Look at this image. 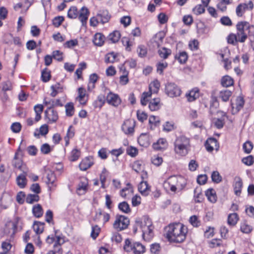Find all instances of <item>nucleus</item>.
I'll use <instances>...</instances> for the list:
<instances>
[{
  "label": "nucleus",
  "mask_w": 254,
  "mask_h": 254,
  "mask_svg": "<svg viewBox=\"0 0 254 254\" xmlns=\"http://www.w3.org/2000/svg\"><path fill=\"white\" fill-rule=\"evenodd\" d=\"M2 90L4 92H5L7 91L11 90L12 89V83L9 80L2 82Z\"/></svg>",
  "instance_id": "obj_59"
},
{
  "label": "nucleus",
  "mask_w": 254,
  "mask_h": 254,
  "mask_svg": "<svg viewBox=\"0 0 254 254\" xmlns=\"http://www.w3.org/2000/svg\"><path fill=\"white\" fill-rule=\"evenodd\" d=\"M160 86V82L158 80H154L150 84L149 88V90L152 91L153 93H157Z\"/></svg>",
  "instance_id": "obj_49"
},
{
  "label": "nucleus",
  "mask_w": 254,
  "mask_h": 254,
  "mask_svg": "<svg viewBox=\"0 0 254 254\" xmlns=\"http://www.w3.org/2000/svg\"><path fill=\"white\" fill-rule=\"evenodd\" d=\"M47 243H54V250L49 251L46 254H62L61 245L65 243L64 239H47Z\"/></svg>",
  "instance_id": "obj_8"
},
{
  "label": "nucleus",
  "mask_w": 254,
  "mask_h": 254,
  "mask_svg": "<svg viewBox=\"0 0 254 254\" xmlns=\"http://www.w3.org/2000/svg\"><path fill=\"white\" fill-rule=\"evenodd\" d=\"M244 101L241 97H238L236 103H231L232 113L233 114L237 113L243 107Z\"/></svg>",
  "instance_id": "obj_18"
},
{
  "label": "nucleus",
  "mask_w": 254,
  "mask_h": 254,
  "mask_svg": "<svg viewBox=\"0 0 254 254\" xmlns=\"http://www.w3.org/2000/svg\"><path fill=\"white\" fill-rule=\"evenodd\" d=\"M106 100L108 104L117 107L121 103V100L117 94L110 92L107 96Z\"/></svg>",
  "instance_id": "obj_16"
},
{
  "label": "nucleus",
  "mask_w": 254,
  "mask_h": 254,
  "mask_svg": "<svg viewBox=\"0 0 254 254\" xmlns=\"http://www.w3.org/2000/svg\"><path fill=\"white\" fill-rule=\"evenodd\" d=\"M246 27L245 32L247 33V38H249L251 47L254 51V26L246 21Z\"/></svg>",
  "instance_id": "obj_14"
},
{
  "label": "nucleus",
  "mask_w": 254,
  "mask_h": 254,
  "mask_svg": "<svg viewBox=\"0 0 254 254\" xmlns=\"http://www.w3.org/2000/svg\"><path fill=\"white\" fill-rule=\"evenodd\" d=\"M121 38V34L119 31H114L108 36V39L112 43L117 42Z\"/></svg>",
  "instance_id": "obj_42"
},
{
  "label": "nucleus",
  "mask_w": 254,
  "mask_h": 254,
  "mask_svg": "<svg viewBox=\"0 0 254 254\" xmlns=\"http://www.w3.org/2000/svg\"><path fill=\"white\" fill-rule=\"evenodd\" d=\"M253 230L251 226H250L247 221H244L241 224V231L244 233L248 234Z\"/></svg>",
  "instance_id": "obj_47"
},
{
  "label": "nucleus",
  "mask_w": 254,
  "mask_h": 254,
  "mask_svg": "<svg viewBox=\"0 0 254 254\" xmlns=\"http://www.w3.org/2000/svg\"><path fill=\"white\" fill-rule=\"evenodd\" d=\"M239 220V216L236 213L230 214L228 217V223L229 225L235 226Z\"/></svg>",
  "instance_id": "obj_40"
},
{
  "label": "nucleus",
  "mask_w": 254,
  "mask_h": 254,
  "mask_svg": "<svg viewBox=\"0 0 254 254\" xmlns=\"http://www.w3.org/2000/svg\"><path fill=\"white\" fill-rule=\"evenodd\" d=\"M176 128L175 124L172 122H166L163 125V129L167 132L171 131Z\"/></svg>",
  "instance_id": "obj_55"
},
{
  "label": "nucleus",
  "mask_w": 254,
  "mask_h": 254,
  "mask_svg": "<svg viewBox=\"0 0 254 254\" xmlns=\"http://www.w3.org/2000/svg\"><path fill=\"white\" fill-rule=\"evenodd\" d=\"M88 181L86 179L80 182L77 188L76 192L78 195H82L85 193L87 190Z\"/></svg>",
  "instance_id": "obj_28"
},
{
  "label": "nucleus",
  "mask_w": 254,
  "mask_h": 254,
  "mask_svg": "<svg viewBox=\"0 0 254 254\" xmlns=\"http://www.w3.org/2000/svg\"><path fill=\"white\" fill-rule=\"evenodd\" d=\"M105 103V96L100 94L98 96L97 100L94 101L93 105L94 108L101 109Z\"/></svg>",
  "instance_id": "obj_32"
},
{
  "label": "nucleus",
  "mask_w": 254,
  "mask_h": 254,
  "mask_svg": "<svg viewBox=\"0 0 254 254\" xmlns=\"http://www.w3.org/2000/svg\"><path fill=\"white\" fill-rule=\"evenodd\" d=\"M116 57L117 55L114 52L108 53L105 56V62L106 63H113L115 62Z\"/></svg>",
  "instance_id": "obj_53"
},
{
  "label": "nucleus",
  "mask_w": 254,
  "mask_h": 254,
  "mask_svg": "<svg viewBox=\"0 0 254 254\" xmlns=\"http://www.w3.org/2000/svg\"><path fill=\"white\" fill-rule=\"evenodd\" d=\"M190 223L195 227H197L200 225V222L198 220L197 216L193 215L190 217L189 219Z\"/></svg>",
  "instance_id": "obj_57"
},
{
  "label": "nucleus",
  "mask_w": 254,
  "mask_h": 254,
  "mask_svg": "<svg viewBox=\"0 0 254 254\" xmlns=\"http://www.w3.org/2000/svg\"><path fill=\"white\" fill-rule=\"evenodd\" d=\"M46 179V183L48 185L49 189L50 190H53L56 187L55 182L57 178L55 173L52 171L48 172Z\"/></svg>",
  "instance_id": "obj_17"
},
{
  "label": "nucleus",
  "mask_w": 254,
  "mask_h": 254,
  "mask_svg": "<svg viewBox=\"0 0 254 254\" xmlns=\"http://www.w3.org/2000/svg\"><path fill=\"white\" fill-rule=\"evenodd\" d=\"M186 97L189 102H192L199 97V90L197 89H193L189 93L186 94Z\"/></svg>",
  "instance_id": "obj_35"
},
{
  "label": "nucleus",
  "mask_w": 254,
  "mask_h": 254,
  "mask_svg": "<svg viewBox=\"0 0 254 254\" xmlns=\"http://www.w3.org/2000/svg\"><path fill=\"white\" fill-rule=\"evenodd\" d=\"M190 146V139L185 135L177 137L174 142L175 152L182 156H186L188 153Z\"/></svg>",
  "instance_id": "obj_4"
},
{
  "label": "nucleus",
  "mask_w": 254,
  "mask_h": 254,
  "mask_svg": "<svg viewBox=\"0 0 254 254\" xmlns=\"http://www.w3.org/2000/svg\"><path fill=\"white\" fill-rule=\"evenodd\" d=\"M64 20L63 16H59L55 17L53 20V24L56 27L60 26Z\"/></svg>",
  "instance_id": "obj_64"
},
{
  "label": "nucleus",
  "mask_w": 254,
  "mask_h": 254,
  "mask_svg": "<svg viewBox=\"0 0 254 254\" xmlns=\"http://www.w3.org/2000/svg\"><path fill=\"white\" fill-rule=\"evenodd\" d=\"M136 223L139 225L140 231L142 233V238L145 237L152 238L154 237V226L151 219L147 216H143L136 219Z\"/></svg>",
  "instance_id": "obj_3"
},
{
  "label": "nucleus",
  "mask_w": 254,
  "mask_h": 254,
  "mask_svg": "<svg viewBox=\"0 0 254 254\" xmlns=\"http://www.w3.org/2000/svg\"><path fill=\"white\" fill-rule=\"evenodd\" d=\"M118 208L120 210L125 213H128L130 212L129 205L126 201L120 203L118 205Z\"/></svg>",
  "instance_id": "obj_48"
},
{
  "label": "nucleus",
  "mask_w": 254,
  "mask_h": 254,
  "mask_svg": "<svg viewBox=\"0 0 254 254\" xmlns=\"http://www.w3.org/2000/svg\"><path fill=\"white\" fill-rule=\"evenodd\" d=\"M217 140L214 138H210L207 139L205 143L206 150L209 152L212 151L214 147L217 149Z\"/></svg>",
  "instance_id": "obj_27"
},
{
  "label": "nucleus",
  "mask_w": 254,
  "mask_h": 254,
  "mask_svg": "<svg viewBox=\"0 0 254 254\" xmlns=\"http://www.w3.org/2000/svg\"><path fill=\"white\" fill-rule=\"evenodd\" d=\"M21 151L20 146L19 147L17 152L15 153L14 159L12 162L13 165L18 168L20 171H22V170L27 168L24 165H23L22 160L20 159L17 158L18 152Z\"/></svg>",
  "instance_id": "obj_22"
},
{
  "label": "nucleus",
  "mask_w": 254,
  "mask_h": 254,
  "mask_svg": "<svg viewBox=\"0 0 254 254\" xmlns=\"http://www.w3.org/2000/svg\"><path fill=\"white\" fill-rule=\"evenodd\" d=\"M221 83L223 87H227L233 85L234 81L230 76L226 75L222 78Z\"/></svg>",
  "instance_id": "obj_38"
},
{
  "label": "nucleus",
  "mask_w": 254,
  "mask_h": 254,
  "mask_svg": "<svg viewBox=\"0 0 254 254\" xmlns=\"http://www.w3.org/2000/svg\"><path fill=\"white\" fill-rule=\"evenodd\" d=\"M32 212L34 215L37 217H41L43 214V209L40 204H38L33 206L32 208Z\"/></svg>",
  "instance_id": "obj_41"
},
{
  "label": "nucleus",
  "mask_w": 254,
  "mask_h": 254,
  "mask_svg": "<svg viewBox=\"0 0 254 254\" xmlns=\"http://www.w3.org/2000/svg\"><path fill=\"white\" fill-rule=\"evenodd\" d=\"M132 192V189L131 184L128 183L127 184V187L123 189L120 191V195L122 197L125 198L126 196Z\"/></svg>",
  "instance_id": "obj_44"
},
{
  "label": "nucleus",
  "mask_w": 254,
  "mask_h": 254,
  "mask_svg": "<svg viewBox=\"0 0 254 254\" xmlns=\"http://www.w3.org/2000/svg\"><path fill=\"white\" fill-rule=\"evenodd\" d=\"M138 189L141 194L144 196L148 195L150 192V187L147 182L142 181L140 182L138 186Z\"/></svg>",
  "instance_id": "obj_26"
},
{
  "label": "nucleus",
  "mask_w": 254,
  "mask_h": 254,
  "mask_svg": "<svg viewBox=\"0 0 254 254\" xmlns=\"http://www.w3.org/2000/svg\"><path fill=\"white\" fill-rule=\"evenodd\" d=\"M160 99L159 98H154L149 102V108L151 111H157L160 109Z\"/></svg>",
  "instance_id": "obj_33"
},
{
  "label": "nucleus",
  "mask_w": 254,
  "mask_h": 254,
  "mask_svg": "<svg viewBox=\"0 0 254 254\" xmlns=\"http://www.w3.org/2000/svg\"><path fill=\"white\" fill-rule=\"evenodd\" d=\"M39 200V196L36 194H29L26 198V201L28 203H33L37 202Z\"/></svg>",
  "instance_id": "obj_52"
},
{
  "label": "nucleus",
  "mask_w": 254,
  "mask_h": 254,
  "mask_svg": "<svg viewBox=\"0 0 254 254\" xmlns=\"http://www.w3.org/2000/svg\"><path fill=\"white\" fill-rule=\"evenodd\" d=\"M80 151L77 149H74L71 152V155L70 160L71 161H75L77 160L80 156Z\"/></svg>",
  "instance_id": "obj_60"
},
{
  "label": "nucleus",
  "mask_w": 254,
  "mask_h": 254,
  "mask_svg": "<svg viewBox=\"0 0 254 254\" xmlns=\"http://www.w3.org/2000/svg\"><path fill=\"white\" fill-rule=\"evenodd\" d=\"M105 39V37L102 34L97 33L94 36L93 42L96 46H101L103 45Z\"/></svg>",
  "instance_id": "obj_31"
},
{
  "label": "nucleus",
  "mask_w": 254,
  "mask_h": 254,
  "mask_svg": "<svg viewBox=\"0 0 254 254\" xmlns=\"http://www.w3.org/2000/svg\"><path fill=\"white\" fill-rule=\"evenodd\" d=\"M98 19L100 21V23L104 24L109 21L111 16L107 10H100L97 14Z\"/></svg>",
  "instance_id": "obj_21"
},
{
  "label": "nucleus",
  "mask_w": 254,
  "mask_h": 254,
  "mask_svg": "<svg viewBox=\"0 0 254 254\" xmlns=\"http://www.w3.org/2000/svg\"><path fill=\"white\" fill-rule=\"evenodd\" d=\"M208 244L209 247L211 248L220 247L222 245L221 239H212L211 241L208 242Z\"/></svg>",
  "instance_id": "obj_62"
},
{
  "label": "nucleus",
  "mask_w": 254,
  "mask_h": 254,
  "mask_svg": "<svg viewBox=\"0 0 254 254\" xmlns=\"http://www.w3.org/2000/svg\"><path fill=\"white\" fill-rule=\"evenodd\" d=\"M98 76L97 74L93 73L90 75L89 81L88 84L87 89L91 91L95 88V83L97 82Z\"/></svg>",
  "instance_id": "obj_36"
},
{
  "label": "nucleus",
  "mask_w": 254,
  "mask_h": 254,
  "mask_svg": "<svg viewBox=\"0 0 254 254\" xmlns=\"http://www.w3.org/2000/svg\"><path fill=\"white\" fill-rule=\"evenodd\" d=\"M188 228L181 223L170 224L165 228L164 235L166 238L187 237Z\"/></svg>",
  "instance_id": "obj_1"
},
{
  "label": "nucleus",
  "mask_w": 254,
  "mask_h": 254,
  "mask_svg": "<svg viewBox=\"0 0 254 254\" xmlns=\"http://www.w3.org/2000/svg\"><path fill=\"white\" fill-rule=\"evenodd\" d=\"M89 15V11L88 8L85 6L82 7L79 12H78V17L82 23V25L86 24L87 20Z\"/></svg>",
  "instance_id": "obj_20"
},
{
  "label": "nucleus",
  "mask_w": 254,
  "mask_h": 254,
  "mask_svg": "<svg viewBox=\"0 0 254 254\" xmlns=\"http://www.w3.org/2000/svg\"><path fill=\"white\" fill-rule=\"evenodd\" d=\"M17 230V224L16 222L9 221L5 225L4 233L6 236L13 237Z\"/></svg>",
  "instance_id": "obj_15"
},
{
  "label": "nucleus",
  "mask_w": 254,
  "mask_h": 254,
  "mask_svg": "<svg viewBox=\"0 0 254 254\" xmlns=\"http://www.w3.org/2000/svg\"><path fill=\"white\" fill-rule=\"evenodd\" d=\"M160 251V246L158 243H154L150 246V252L153 254H158Z\"/></svg>",
  "instance_id": "obj_63"
},
{
  "label": "nucleus",
  "mask_w": 254,
  "mask_h": 254,
  "mask_svg": "<svg viewBox=\"0 0 254 254\" xmlns=\"http://www.w3.org/2000/svg\"><path fill=\"white\" fill-rule=\"evenodd\" d=\"M246 21L239 22L236 25L237 33L230 34L227 37L229 44L236 45L237 42L244 43L247 39V33L245 32Z\"/></svg>",
  "instance_id": "obj_2"
},
{
  "label": "nucleus",
  "mask_w": 254,
  "mask_h": 254,
  "mask_svg": "<svg viewBox=\"0 0 254 254\" xmlns=\"http://www.w3.org/2000/svg\"><path fill=\"white\" fill-rule=\"evenodd\" d=\"M233 187L235 194L239 196L241 193L243 187V182L240 177H235Z\"/></svg>",
  "instance_id": "obj_23"
},
{
  "label": "nucleus",
  "mask_w": 254,
  "mask_h": 254,
  "mask_svg": "<svg viewBox=\"0 0 254 254\" xmlns=\"http://www.w3.org/2000/svg\"><path fill=\"white\" fill-rule=\"evenodd\" d=\"M157 71L160 74H162L163 70L168 66V64L166 62L159 63L157 64Z\"/></svg>",
  "instance_id": "obj_56"
},
{
  "label": "nucleus",
  "mask_w": 254,
  "mask_h": 254,
  "mask_svg": "<svg viewBox=\"0 0 254 254\" xmlns=\"http://www.w3.org/2000/svg\"><path fill=\"white\" fill-rule=\"evenodd\" d=\"M94 164L93 157L88 156L82 160L79 164V167L81 170L86 171L91 167Z\"/></svg>",
  "instance_id": "obj_19"
},
{
  "label": "nucleus",
  "mask_w": 254,
  "mask_h": 254,
  "mask_svg": "<svg viewBox=\"0 0 254 254\" xmlns=\"http://www.w3.org/2000/svg\"><path fill=\"white\" fill-rule=\"evenodd\" d=\"M78 96L76 98V100L82 105L86 104L88 100V95L86 93L85 88L82 87H79L77 89Z\"/></svg>",
  "instance_id": "obj_13"
},
{
  "label": "nucleus",
  "mask_w": 254,
  "mask_h": 254,
  "mask_svg": "<svg viewBox=\"0 0 254 254\" xmlns=\"http://www.w3.org/2000/svg\"><path fill=\"white\" fill-rule=\"evenodd\" d=\"M205 7L204 5L198 4L193 8V12L196 15L203 13L205 11Z\"/></svg>",
  "instance_id": "obj_58"
},
{
  "label": "nucleus",
  "mask_w": 254,
  "mask_h": 254,
  "mask_svg": "<svg viewBox=\"0 0 254 254\" xmlns=\"http://www.w3.org/2000/svg\"><path fill=\"white\" fill-rule=\"evenodd\" d=\"M232 91L228 89L222 90L219 92L218 98L223 102H227L232 96Z\"/></svg>",
  "instance_id": "obj_30"
},
{
  "label": "nucleus",
  "mask_w": 254,
  "mask_h": 254,
  "mask_svg": "<svg viewBox=\"0 0 254 254\" xmlns=\"http://www.w3.org/2000/svg\"><path fill=\"white\" fill-rule=\"evenodd\" d=\"M22 173L19 175L16 179L17 186L21 189L24 188L27 185L26 176L28 175V170L27 168L22 170Z\"/></svg>",
  "instance_id": "obj_12"
},
{
  "label": "nucleus",
  "mask_w": 254,
  "mask_h": 254,
  "mask_svg": "<svg viewBox=\"0 0 254 254\" xmlns=\"http://www.w3.org/2000/svg\"><path fill=\"white\" fill-rule=\"evenodd\" d=\"M133 251L134 254H142L145 251L144 246L139 243H135L133 244Z\"/></svg>",
  "instance_id": "obj_39"
},
{
  "label": "nucleus",
  "mask_w": 254,
  "mask_h": 254,
  "mask_svg": "<svg viewBox=\"0 0 254 254\" xmlns=\"http://www.w3.org/2000/svg\"><path fill=\"white\" fill-rule=\"evenodd\" d=\"M181 64H185L188 60V55L186 52H182L179 54L176 55L175 57Z\"/></svg>",
  "instance_id": "obj_45"
},
{
  "label": "nucleus",
  "mask_w": 254,
  "mask_h": 254,
  "mask_svg": "<svg viewBox=\"0 0 254 254\" xmlns=\"http://www.w3.org/2000/svg\"><path fill=\"white\" fill-rule=\"evenodd\" d=\"M135 121L133 119L126 120L122 126V129L126 134H131L134 132Z\"/></svg>",
  "instance_id": "obj_11"
},
{
  "label": "nucleus",
  "mask_w": 254,
  "mask_h": 254,
  "mask_svg": "<svg viewBox=\"0 0 254 254\" xmlns=\"http://www.w3.org/2000/svg\"><path fill=\"white\" fill-rule=\"evenodd\" d=\"M78 11L75 6L71 7L68 11L67 16L70 18H76L78 17Z\"/></svg>",
  "instance_id": "obj_50"
},
{
  "label": "nucleus",
  "mask_w": 254,
  "mask_h": 254,
  "mask_svg": "<svg viewBox=\"0 0 254 254\" xmlns=\"http://www.w3.org/2000/svg\"><path fill=\"white\" fill-rule=\"evenodd\" d=\"M171 50L165 47L160 48L158 50V54L161 58L166 59L171 54Z\"/></svg>",
  "instance_id": "obj_37"
},
{
  "label": "nucleus",
  "mask_w": 254,
  "mask_h": 254,
  "mask_svg": "<svg viewBox=\"0 0 254 254\" xmlns=\"http://www.w3.org/2000/svg\"><path fill=\"white\" fill-rule=\"evenodd\" d=\"M65 113L67 116H72L74 112V108L73 104L71 102L67 103L65 105Z\"/></svg>",
  "instance_id": "obj_46"
},
{
  "label": "nucleus",
  "mask_w": 254,
  "mask_h": 254,
  "mask_svg": "<svg viewBox=\"0 0 254 254\" xmlns=\"http://www.w3.org/2000/svg\"><path fill=\"white\" fill-rule=\"evenodd\" d=\"M186 186V183L183 177L176 176L170 177L164 184V188H170V190L175 192L177 189L182 190Z\"/></svg>",
  "instance_id": "obj_5"
},
{
  "label": "nucleus",
  "mask_w": 254,
  "mask_h": 254,
  "mask_svg": "<svg viewBox=\"0 0 254 254\" xmlns=\"http://www.w3.org/2000/svg\"><path fill=\"white\" fill-rule=\"evenodd\" d=\"M43 106L42 105H37L34 107V111L36 113L35 122H38L41 118V114L43 112Z\"/></svg>",
  "instance_id": "obj_43"
},
{
  "label": "nucleus",
  "mask_w": 254,
  "mask_h": 254,
  "mask_svg": "<svg viewBox=\"0 0 254 254\" xmlns=\"http://www.w3.org/2000/svg\"><path fill=\"white\" fill-rule=\"evenodd\" d=\"M33 228L37 234L42 233L44 230V224L40 222H36L33 225Z\"/></svg>",
  "instance_id": "obj_51"
},
{
  "label": "nucleus",
  "mask_w": 254,
  "mask_h": 254,
  "mask_svg": "<svg viewBox=\"0 0 254 254\" xmlns=\"http://www.w3.org/2000/svg\"><path fill=\"white\" fill-rule=\"evenodd\" d=\"M45 119L47 120V123L52 124L56 122L58 119L59 116L57 111L51 107H49L44 112Z\"/></svg>",
  "instance_id": "obj_9"
},
{
  "label": "nucleus",
  "mask_w": 254,
  "mask_h": 254,
  "mask_svg": "<svg viewBox=\"0 0 254 254\" xmlns=\"http://www.w3.org/2000/svg\"><path fill=\"white\" fill-rule=\"evenodd\" d=\"M212 181L215 183H219L222 181V177L218 171H213L211 174Z\"/></svg>",
  "instance_id": "obj_54"
},
{
  "label": "nucleus",
  "mask_w": 254,
  "mask_h": 254,
  "mask_svg": "<svg viewBox=\"0 0 254 254\" xmlns=\"http://www.w3.org/2000/svg\"><path fill=\"white\" fill-rule=\"evenodd\" d=\"M253 7L254 4L252 1H249L248 3H240L236 7V14L239 17H242L246 10H251Z\"/></svg>",
  "instance_id": "obj_10"
},
{
  "label": "nucleus",
  "mask_w": 254,
  "mask_h": 254,
  "mask_svg": "<svg viewBox=\"0 0 254 254\" xmlns=\"http://www.w3.org/2000/svg\"><path fill=\"white\" fill-rule=\"evenodd\" d=\"M205 195L209 201L215 203L217 200L215 190L213 189H209L205 191Z\"/></svg>",
  "instance_id": "obj_34"
},
{
  "label": "nucleus",
  "mask_w": 254,
  "mask_h": 254,
  "mask_svg": "<svg viewBox=\"0 0 254 254\" xmlns=\"http://www.w3.org/2000/svg\"><path fill=\"white\" fill-rule=\"evenodd\" d=\"M168 143L164 138H160L158 141L153 144V148L156 150H161L167 147Z\"/></svg>",
  "instance_id": "obj_24"
},
{
  "label": "nucleus",
  "mask_w": 254,
  "mask_h": 254,
  "mask_svg": "<svg viewBox=\"0 0 254 254\" xmlns=\"http://www.w3.org/2000/svg\"><path fill=\"white\" fill-rule=\"evenodd\" d=\"M138 143L141 146L147 147L150 144L149 138L148 136L145 133L140 134L137 139Z\"/></svg>",
  "instance_id": "obj_29"
},
{
  "label": "nucleus",
  "mask_w": 254,
  "mask_h": 254,
  "mask_svg": "<svg viewBox=\"0 0 254 254\" xmlns=\"http://www.w3.org/2000/svg\"><path fill=\"white\" fill-rule=\"evenodd\" d=\"M122 41L123 45L126 47V50L130 51V47L132 46V43L130 41L129 39L127 37H123L122 39Z\"/></svg>",
  "instance_id": "obj_61"
},
{
  "label": "nucleus",
  "mask_w": 254,
  "mask_h": 254,
  "mask_svg": "<svg viewBox=\"0 0 254 254\" xmlns=\"http://www.w3.org/2000/svg\"><path fill=\"white\" fill-rule=\"evenodd\" d=\"M218 114H220L221 118H214L213 120V122L215 125V126L218 129H220L222 128L225 124L224 119V118L226 116V114L223 112H218Z\"/></svg>",
  "instance_id": "obj_25"
},
{
  "label": "nucleus",
  "mask_w": 254,
  "mask_h": 254,
  "mask_svg": "<svg viewBox=\"0 0 254 254\" xmlns=\"http://www.w3.org/2000/svg\"><path fill=\"white\" fill-rule=\"evenodd\" d=\"M129 224L128 217L124 215H116L115 220L113 224V228L118 231L126 229Z\"/></svg>",
  "instance_id": "obj_6"
},
{
  "label": "nucleus",
  "mask_w": 254,
  "mask_h": 254,
  "mask_svg": "<svg viewBox=\"0 0 254 254\" xmlns=\"http://www.w3.org/2000/svg\"><path fill=\"white\" fill-rule=\"evenodd\" d=\"M165 93L170 97L174 98L181 95L182 91L180 88L174 83L168 82L165 85Z\"/></svg>",
  "instance_id": "obj_7"
}]
</instances>
